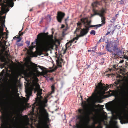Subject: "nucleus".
<instances>
[{"label":"nucleus","instance_id":"obj_9","mask_svg":"<svg viewBox=\"0 0 128 128\" xmlns=\"http://www.w3.org/2000/svg\"><path fill=\"white\" fill-rule=\"evenodd\" d=\"M81 22L84 25L86 28V26H89L91 22V20L88 21L87 18H83L81 19Z\"/></svg>","mask_w":128,"mask_h":128},{"label":"nucleus","instance_id":"obj_2","mask_svg":"<svg viewBox=\"0 0 128 128\" xmlns=\"http://www.w3.org/2000/svg\"><path fill=\"white\" fill-rule=\"evenodd\" d=\"M38 79L36 78L34 81L32 85L31 88L26 90V97L28 100H29L30 96L32 95V91L34 90L35 93L36 92H37V98H36V102H40L41 101V99L43 98L42 96H41L42 94V90L40 88V86L38 83Z\"/></svg>","mask_w":128,"mask_h":128},{"label":"nucleus","instance_id":"obj_60","mask_svg":"<svg viewBox=\"0 0 128 128\" xmlns=\"http://www.w3.org/2000/svg\"><path fill=\"white\" fill-rule=\"evenodd\" d=\"M35 44V43H34V42H32V46H33V45Z\"/></svg>","mask_w":128,"mask_h":128},{"label":"nucleus","instance_id":"obj_47","mask_svg":"<svg viewBox=\"0 0 128 128\" xmlns=\"http://www.w3.org/2000/svg\"><path fill=\"white\" fill-rule=\"evenodd\" d=\"M76 128H80V126L78 124H76Z\"/></svg>","mask_w":128,"mask_h":128},{"label":"nucleus","instance_id":"obj_41","mask_svg":"<svg viewBox=\"0 0 128 128\" xmlns=\"http://www.w3.org/2000/svg\"><path fill=\"white\" fill-rule=\"evenodd\" d=\"M75 40L74 38H73L72 40L70 41V42L71 43H73L74 42Z\"/></svg>","mask_w":128,"mask_h":128},{"label":"nucleus","instance_id":"obj_6","mask_svg":"<svg viewBox=\"0 0 128 128\" xmlns=\"http://www.w3.org/2000/svg\"><path fill=\"white\" fill-rule=\"evenodd\" d=\"M102 80L101 82L98 84V85L96 86V90L98 91V90H101L103 91V93L104 94H105L106 92V91L108 90V89L109 88V86H103V84L102 83Z\"/></svg>","mask_w":128,"mask_h":128},{"label":"nucleus","instance_id":"obj_64","mask_svg":"<svg viewBox=\"0 0 128 128\" xmlns=\"http://www.w3.org/2000/svg\"><path fill=\"white\" fill-rule=\"evenodd\" d=\"M126 89H127V90H128V86H126Z\"/></svg>","mask_w":128,"mask_h":128},{"label":"nucleus","instance_id":"obj_10","mask_svg":"<svg viewBox=\"0 0 128 128\" xmlns=\"http://www.w3.org/2000/svg\"><path fill=\"white\" fill-rule=\"evenodd\" d=\"M3 107L2 103L0 101V112L2 114V121L4 122L6 120V116L3 113Z\"/></svg>","mask_w":128,"mask_h":128},{"label":"nucleus","instance_id":"obj_53","mask_svg":"<svg viewBox=\"0 0 128 128\" xmlns=\"http://www.w3.org/2000/svg\"><path fill=\"white\" fill-rule=\"evenodd\" d=\"M107 32H108L106 34V36L108 35V34H109L110 33V32H108V31H107Z\"/></svg>","mask_w":128,"mask_h":128},{"label":"nucleus","instance_id":"obj_26","mask_svg":"<svg viewBox=\"0 0 128 128\" xmlns=\"http://www.w3.org/2000/svg\"><path fill=\"white\" fill-rule=\"evenodd\" d=\"M117 18V16H114L112 18V19L110 21V22L112 23L115 22L116 19Z\"/></svg>","mask_w":128,"mask_h":128},{"label":"nucleus","instance_id":"obj_37","mask_svg":"<svg viewBox=\"0 0 128 128\" xmlns=\"http://www.w3.org/2000/svg\"><path fill=\"white\" fill-rule=\"evenodd\" d=\"M118 84L119 82H114V84H113V85H114L116 87V86Z\"/></svg>","mask_w":128,"mask_h":128},{"label":"nucleus","instance_id":"obj_59","mask_svg":"<svg viewBox=\"0 0 128 128\" xmlns=\"http://www.w3.org/2000/svg\"><path fill=\"white\" fill-rule=\"evenodd\" d=\"M102 38H101L98 41V42H102V41L101 40H102Z\"/></svg>","mask_w":128,"mask_h":128},{"label":"nucleus","instance_id":"obj_11","mask_svg":"<svg viewBox=\"0 0 128 128\" xmlns=\"http://www.w3.org/2000/svg\"><path fill=\"white\" fill-rule=\"evenodd\" d=\"M44 112V115L45 118H48V113L47 112L46 110L44 109V108H41L40 109V113L42 116L43 115Z\"/></svg>","mask_w":128,"mask_h":128},{"label":"nucleus","instance_id":"obj_62","mask_svg":"<svg viewBox=\"0 0 128 128\" xmlns=\"http://www.w3.org/2000/svg\"><path fill=\"white\" fill-rule=\"evenodd\" d=\"M32 108L33 110L34 111L35 108V106H34V107H32Z\"/></svg>","mask_w":128,"mask_h":128},{"label":"nucleus","instance_id":"obj_34","mask_svg":"<svg viewBox=\"0 0 128 128\" xmlns=\"http://www.w3.org/2000/svg\"><path fill=\"white\" fill-rule=\"evenodd\" d=\"M101 63L100 64H102L104 62V58H102L101 59Z\"/></svg>","mask_w":128,"mask_h":128},{"label":"nucleus","instance_id":"obj_50","mask_svg":"<svg viewBox=\"0 0 128 128\" xmlns=\"http://www.w3.org/2000/svg\"><path fill=\"white\" fill-rule=\"evenodd\" d=\"M6 65V64H5V63H4V65H2L1 66V67H2V68H4V66Z\"/></svg>","mask_w":128,"mask_h":128},{"label":"nucleus","instance_id":"obj_48","mask_svg":"<svg viewBox=\"0 0 128 128\" xmlns=\"http://www.w3.org/2000/svg\"><path fill=\"white\" fill-rule=\"evenodd\" d=\"M18 45L19 46H23V44H18Z\"/></svg>","mask_w":128,"mask_h":128},{"label":"nucleus","instance_id":"obj_45","mask_svg":"<svg viewBox=\"0 0 128 128\" xmlns=\"http://www.w3.org/2000/svg\"><path fill=\"white\" fill-rule=\"evenodd\" d=\"M6 56L8 58L10 55V54L8 53L6 54H5Z\"/></svg>","mask_w":128,"mask_h":128},{"label":"nucleus","instance_id":"obj_35","mask_svg":"<svg viewBox=\"0 0 128 128\" xmlns=\"http://www.w3.org/2000/svg\"><path fill=\"white\" fill-rule=\"evenodd\" d=\"M92 95L93 96L94 98H95L97 96V94L95 92L93 94H92Z\"/></svg>","mask_w":128,"mask_h":128},{"label":"nucleus","instance_id":"obj_39","mask_svg":"<svg viewBox=\"0 0 128 128\" xmlns=\"http://www.w3.org/2000/svg\"><path fill=\"white\" fill-rule=\"evenodd\" d=\"M52 92H54V91L55 88L54 86H52L51 87Z\"/></svg>","mask_w":128,"mask_h":128},{"label":"nucleus","instance_id":"obj_22","mask_svg":"<svg viewBox=\"0 0 128 128\" xmlns=\"http://www.w3.org/2000/svg\"><path fill=\"white\" fill-rule=\"evenodd\" d=\"M58 15L57 16H65V14L64 12H58L57 14Z\"/></svg>","mask_w":128,"mask_h":128},{"label":"nucleus","instance_id":"obj_25","mask_svg":"<svg viewBox=\"0 0 128 128\" xmlns=\"http://www.w3.org/2000/svg\"><path fill=\"white\" fill-rule=\"evenodd\" d=\"M72 43L69 41V42H67L66 45V48H69L71 45Z\"/></svg>","mask_w":128,"mask_h":128},{"label":"nucleus","instance_id":"obj_63","mask_svg":"<svg viewBox=\"0 0 128 128\" xmlns=\"http://www.w3.org/2000/svg\"><path fill=\"white\" fill-rule=\"evenodd\" d=\"M14 3H13L12 5V6H10L11 8L12 7L14 6Z\"/></svg>","mask_w":128,"mask_h":128},{"label":"nucleus","instance_id":"obj_14","mask_svg":"<svg viewBox=\"0 0 128 128\" xmlns=\"http://www.w3.org/2000/svg\"><path fill=\"white\" fill-rule=\"evenodd\" d=\"M83 24L82 23V22H81V20L80 21V22H78L77 24L78 26V28H77L76 30L74 32V33H76V32H79L80 31V30H82V29L81 28V27H82L81 26Z\"/></svg>","mask_w":128,"mask_h":128},{"label":"nucleus","instance_id":"obj_49","mask_svg":"<svg viewBox=\"0 0 128 128\" xmlns=\"http://www.w3.org/2000/svg\"><path fill=\"white\" fill-rule=\"evenodd\" d=\"M26 44H28V46H29L30 44V42L29 41H27L26 42Z\"/></svg>","mask_w":128,"mask_h":128},{"label":"nucleus","instance_id":"obj_52","mask_svg":"<svg viewBox=\"0 0 128 128\" xmlns=\"http://www.w3.org/2000/svg\"><path fill=\"white\" fill-rule=\"evenodd\" d=\"M10 119L11 121L12 122H14V118H13L12 119Z\"/></svg>","mask_w":128,"mask_h":128},{"label":"nucleus","instance_id":"obj_5","mask_svg":"<svg viewBox=\"0 0 128 128\" xmlns=\"http://www.w3.org/2000/svg\"><path fill=\"white\" fill-rule=\"evenodd\" d=\"M119 41L118 40L112 41L110 43H108L106 46L107 50L111 53L113 52H116L118 50V46L119 45Z\"/></svg>","mask_w":128,"mask_h":128},{"label":"nucleus","instance_id":"obj_55","mask_svg":"<svg viewBox=\"0 0 128 128\" xmlns=\"http://www.w3.org/2000/svg\"><path fill=\"white\" fill-rule=\"evenodd\" d=\"M54 78H52L50 79V80L51 81H52L54 80Z\"/></svg>","mask_w":128,"mask_h":128},{"label":"nucleus","instance_id":"obj_23","mask_svg":"<svg viewBox=\"0 0 128 128\" xmlns=\"http://www.w3.org/2000/svg\"><path fill=\"white\" fill-rule=\"evenodd\" d=\"M101 19L102 20V24H105L106 22L105 21L106 20V18L105 16H101Z\"/></svg>","mask_w":128,"mask_h":128},{"label":"nucleus","instance_id":"obj_36","mask_svg":"<svg viewBox=\"0 0 128 128\" xmlns=\"http://www.w3.org/2000/svg\"><path fill=\"white\" fill-rule=\"evenodd\" d=\"M44 3H42L41 4L39 5V7L41 6L42 8H44Z\"/></svg>","mask_w":128,"mask_h":128},{"label":"nucleus","instance_id":"obj_61","mask_svg":"<svg viewBox=\"0 0 128 128\" xmlns=\"http://www.w3.org/2000/svg\"><path fill=\"white\" fill-rule=\"evenodd\" d=\"M80 97H81V100H82V101H83V98H82V96H80Z\"/></svg>","mask_w":128,"mask_h":128},{"label":"nucleus","instance_id":"obj_30","mask_svg":"<svg viewBox=\"0 0 128 128\" xmlns=\"http://www.w3.org/2000/svg\"><path fill=\"white\" fill-rule=\"evenodd\" d=\"M48 97H46L44 99V100L43 102L44 104H46V103H47L48 102V100L47 99Z\"/></svg>","mask_w":128,"mask_h":128},{"label":"nucleus","instance_id":"obj_8","mask_svg":"<svg viewBox=\"0 0 128 128\" xmlns=\"http://www.w3.org/2000/svg\"><path fill=\"white\" fill-rule=\"evenodd\" d=\"M119 119L120 120V122L122 124L128 123V116L124 117L121 114L118 116Z\"/></svg>","mask_w":128,"mask_h":128},{"label":"nucleus","instance_id":"obj_17","mask_svg":"<svg viewBox=\"0 0 128 128\" xmlns=\"http://www.w3.org/2000/svg\"><path fill=\"white\" fill-rule=\"evenodd\" d=\"M32 66L34 68L37 73H40V72H39L38 70V66L36 64L32 63Z\"/></svg>","mask_w":128,"mask_h":128},{"label":"nucleus","instance_id":"obj_28","mask_svg":"<svg viewBox=\"0 0 128 128\" xmlns=\"http://www.w3.org/2000/svg\"><path fill=\"white\" fill-rule=\"evenodd\" d=\"M23 28L22 30L19 32V36L20 37L22 36L23 35V34H24L25 33L24 32H21L22 31L23 29Z\"/></svg>","mask_w":128,"mask_h":128},{"label":"nucleus","instance_id":"obj_57","mask_svg":"<svg viewBox=\"0 0 128 128\" xmlns=\"http://www.w3.org/2000/svg\"><path fill=\"white\" fill-rule=\"evenodd\" d=\"M124 62V60H121L120 61V63H122Z\"/></svg>","mask_w":128,"mask_h":128},{"label":"nucleus","instance_id":"obj_24","mask_svg":"<svg viewBox=\"0 0 128 128\" xmlns=\"http://www.w3.org/2000/svg\"><path fill=\"white\" fill-rule=\"evenodd\" d=\"M125 89L127 91L126 92L125 90H124L123 92L122 93V94L123 96H126V94H128V90H127L126 87Z\"/></svg>","mask_w":128,"mask_h":128},{"label":"nucleus","instance_id":"obj_7","mask_svg":"<svg viewBox=\"0 0 128 128\" xmlns=\"http://www.w3.org/2000/svg\"><path fill=\"white\" fill-rule=\"evenodd\" d=\"M103 26V24H99L96 25H90L87 26H86V28H84L82 30L84 32L86 35L88 32L89 30V28H91L96 27V29L102 26Z\"/></svg>","mask_w":128,"mask_h":128},{"label":"nucleus","instance_id":"obj_29","mask_svg":"<svg viewBox=\"0 0 128 128\" xmlns=\"http://www.w3.org/2000/svg\"><path fill=\"white\" fill-rule=\"evenodd\" d=\"M14 128H25V127H23L22 128H21L20 126H18L16 125V124H14Z\"/></svg>","mask_w":128,"mask_h":128},{"label":"nucleus","instance_id":"obj_18","mask_svg":"<svg viewBox=\"0 0 128 128\" xmlns=\"http://www.w3.org/2000/svg\"><path fill=\"white\" fill-rule=\"evenodd\" d=\"M114 52H113L112 53H111L112 54V55L114 56V57L115 58L116 56H120V53L121 54H122V52L120 51H119L118 52H117L116 53H114Z\"/></svg>","mask_w":128,"mask_h":128},{"label":"nucleus","instance_id":"obj_12","mask_svg":"<svg viewBox=\"0 0 128 128\" xmlns=\"http://www.w3.org/2000/svg\"><path fill=\"white\" fill-rule=\"evenodd\" d=\"M37 46V47L36 48H38L39 49H40L41 51H39V50H38V51H36V52H35L34 54V57H37L38 55L39 56H40L42 54V51H45V50H42L41 49L39 48L37 46V45H36Z\"/></svg>","mask_w":128,"mask_h":128},{"label":"nucleus","instance_id":"obj_54","mask_svg":"<svg viewBox=\"0 0 128 128\" xmlns=\"http://www.w3.org/2000/svg\"><path fill=\"white\" fill-rule=\"evenodd\" d=\"M115 92H113L112 93V95L114 96L115 95Z\"/></svg>","mask_w":128,"mask_h":128},{"label":"nucleus","instance_id":"obj_19","mask_svg":"<svg viewBox=\"0 0 128 128\" xmlns=\"http://www.w3.org/2000/svg\"><path fill=\"white\" fill-rule=\"evenodd\" d=\"M64 16H57V19L58 22L61 23Z\"/></svg>","mask_w":128,"mask_h":128},{"label":"nucleus","instance_id":"obj_46","mask_svg":"<svg viewBox=\"0 0 128 128\" xmlns=\"http://www.w3.org/2000/svg\"><path fill=\"white\" fill-rule=\"evenodd\" d=\"M67 50V48H66V49L64 50V52L63 53V54H65L66 53V50Z\"/></svg>","mask_w":128,"mask_h":128},{"label":"nucleus","instance_id":"obj_20","mask_svg":"<svg viewBox=\"0 0 128 128\" xmlns=\"http://www.w3.org/2000/svg\"><path fill=\"white\" fill-rule=\"evenodd\" d=\"M4 30L3 28L0 29V39L1 38L2 36L4 34V33L3 32Z\"/></svg>","mask_w":128,"mask_h":128},{"label":"nucleus","instance_id":"obj_42","mask_svg":"<svg viewBox=\"0 0 128 128\" xmlns=\"http://www.w3.org/2000/svg\"><path fill=\"white\" fill-rule=\"evenodd\" d=\"M14 98V97L12 95H11L10 96V100H12Z\"/></svg>","mask_w":128,"mask_h":128},{"label":"nucleus","instance_id":"obj_58","mask_svg":"<svg viewBox=\"0 0 128 128\" xmlns=\"http://www.w3.org/2000/svg\"><path fill=\"white\" fill-rule=\"evenodd\" d=\"M9 51H6L5 52V54H6L8 53Z\"/></svg>","mask_w":128,"mask_h":128},{"label":"nucleus","instance_id":"obj_38","mask_svg":"<svg viewBox=\"0 0 128 128\" xmlns=\"http://www.w3.org/2000/svg\"><path fill=\"white\" fill-rule=\"evenodd\" d=\"M17 38H18V39L17 40V42H18L21 41L22 39L20 38V36L18 37Z\"/></svg>","mask_w":128,"mask_h":128},{"label":"nucleus","instance_id":"obj_27","mask_svg":"<svg viewBox=\"0 0 128 128\" xmlns=\"http://www.w3.org/2000/svg\"><path fill=\"white\" fill-rule=\"evenodd\" d=\"M86 105V102L85 101H83L82 102L81 105L83 108L85 107Z\"/></svg>","mask_w":128,"mask_h":128},{"label":"nucleus","instance_id":"obj_4","mask_svg":"<svg viewBox=\"0 0 128 128\" xmlns=\"http://www.w3.org/2000/svg\"><path fill=\"white\" fill-rule=\"evenodd\" d=\"M101 4L98 1L94 2L92 4L93 7L92 11L93 14L91 16H94L95 15H99L100 16H104L105 14L106 13V8H102L100 10H97L95 8V7H98V5H100Z\"/></svg>","mask_w":128,"mask_h":128},{"label":"nucleus","instance_id":"obj_32","mask_svg":"<svg viewBox=\"0 0 128 128\" xmlns=\"http://www.w3.org/2000/svg\"><path fill=\"white\" fill-rule=\"evenodd\" d=\"M36 46H31L30 47V49L31 51H32L34 49V48H35Z\"/></svg>","mask_w":128,"mask_h":128},{"label":"nucleus","instance_id":"obj_15","mask_svg":"<svg viewBox=\"0 0 128 128\" xmlns=\"http://www.w3.org/2000/svg\"><path fill=\"white\" fill-rule=\"evenodd\" d=\"M63 60L61 58L60 59L59 58H58V60L56 61L57 63L58 64V65L60 67H62V63L63 62Z\"/></svg>","mask_w":128,"mask_h":128},{"label":"nucleus","instance_id":"obj_1","mask_svg":"<svg viewBox=\"0 0 128 128\" xmlns=\"http://www.w3.org/2000/svg\"><path fill=\"white\" fill-rule=\"evenodd\" d=\"M52 34L48 35V33H41L38 34L37 38L35 40L36 44L38 47L42 50H46L50 49H53L54 46L56 47L57 45L53 39Z\"/></svg>","mask_w":128,"mask_h":128},{"label":"nucleus","instance_id":"obj_51","mask_svg":"<svg viewBox=\"0 0 128 128\" xmlns=\"http://www.w3.org/2000/svg\"><path fill=\"white\" fill-rule=\"evenodd\" d=\"M65 27V26L63 24L62 25V26L61 27V28H63Z\"/></svg>","mask_w":128,"mask_h":128},{"label":"nucleus","instance_id":"obj_44","mask_svg":"<svg viewBox=\"0 0 128 128\" xmlns=\"http://www.w3.org/2000/svg\"><path fill=\"white\" fill-rule=\"evenodd\" d=\"M108 32H110V33L112 31V30H111L110 28H108Z\"/></svg>","mask_w":128,"mask_h":128},{"label":"nucleus","instance_id":"obj_56","mask_svg":"<svg viewBox=\"0 0 128 128\" xmlns=\"http://www.w3.org/2000/svg\"><path fill=\"white\" fill-rule=\"evenodd\" d=\"M38 67H39V68L41 70H43V69L42 68V67L41 66H38Z\"/></svg>","mask_w":128,"mask_h":128},{"label":"nucleus","instance_id":"obj_3","mask_svg":"<svg viewBox=\"0 0 128 128\" xmlns=\"http://www.w3.org/2000/svg\"><path fill=\"white\" fill-rule=\"evenodd\" d=\"M78 112L80 114L77 116V118L80 120V122L83 124L87 125L92 112L88 110H86L84 109H79Z\"/></svg>","mask_w":128,"mask_h":128},{"label":"nucleus","instance_id":"obj_33","mask_svg":"<svg viewBox=\"0 0 128 128\" xmlns=\"http://www.w3.org/2000/svg\"><path fill=\"white\" fill-rule=\"evenodd\" d=\"M90 34L95 35L96 34L95 31L94 30H92L90 32Z\"/></svg>","mask_w":128,"mask_h":128},{"label":"nucleus","instance_id":"obj_31","mask_svg":"<svg viewBox=\"0 0 128 128\" xmlns=\"http://www.w3.org/2000/svg\"><path fill=\"white\" fill-rule=\"evenodd\" d=\"M4 57L3 56H1L0 57V60H1L2 62H4Z\"/></svg>","mask_w":128,"mask_h":128},{"label":"nucleus","instance_id":"obj_40","mask_svg":"<svg viewBox=\"0 0 128 128\" xmlns=\"http://www.w3.org/2000/svg\"><path fill=\"white\" fill-rule=\"evenodd\" d=\"M27 68H28V71H30V66H27Z\"/></svg>","mask_w":128,"mask_h":128},{"label":"nucleus","instance_id":"obj_13","mask_svg":"<svg viewBox=\"0 0 128 128\" xmlns=\"http://www.w3.org/2000/svg\"><path fill=\"white\" fill-rule=\"evenodd\" d=\"M86 35V34L82 29L81 31L80 32V35H77V36L74 39L75 40H78L79 38L83 37Z\"/></svg>","mask_w":128,"mask_h":128},{"label":"nucleus","instance_id":"obj_21","mask_svg":"<svg viewBox=\"0 0 128 128\" xmlns=\"http://www.w3.org/2000/svg\"><path fill=\"white\" fill-rule=\"evenodd\" d=\"M25 78L28 79L31 76V73H28L26 72L25 74Z\"/></svg>","mask_w":128,"mask_h":128},{"label":"nucleus","instance_id":"obj_16","mask_svg":"<svg viewBox=\"0 0 128 128\" xmlns=\"http://www.w3.org/2000/svg\"><path fill=\"white\" fill-rule=\"evenodd\" d=\"M5 74V72L4 70L2 71L1 72L0 74V76H2L1 78H0V82H1V80H3L4 78V76L6 75V74L4 75Z\"/></svg>","mask_w":128,"mask_h":128},{"label":"nucleus","instance_id":"obj_43","mask_svg":"<svg viewBox=\"0 0 128 128\" xmlns=\"http://www.w3.org/2000/svg\"><path fill=\"white\" fill-rule=\"evenodd\" d=\"M113 85H113V84L112 85V84H111L109 86H109V88L108 89H109L110 88H111L112 87H113Z\"/></svg>","mask_w":128,"mask_h":128}]
</instances>
